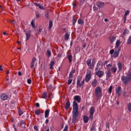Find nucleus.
I'll return each instance as SVG.
<instances>
[{
  "label": "nucleus",
  "instance_id": "nucleus-1",
  "mask_svg": "<svg viewBox=\"0 0 131 131\" xmlns=\"http://www.w3.org/2000/svg\"><path fill=\"white\" fill-rule=\"evenodd\" d=\"M121 80L123 81L124 85H127L129 82H131V73L128 72L126 73V76H123L121 78Z\"/></svg>",
  "mask_w": 131,
  "mask_h": 131
},
{
  "label": "nucleus",
  "instance_id": "nucleus-2",
  "mask_svg": "<svg viewBox=\"0 0 131 131\" xmlns=\"http://www.w3.org/2000/svg\"><path fill=\"white\" fill-rule=\"evenodd\" d=\"M95 95L97 98H100V97H102V89H101V87L98 86L95 89Z\"/></svg>",
  "mask_w": 131,
  "mask_h": 131
},
{
  "label": "nucleus",
  "instance_id": "nucleus-3",
  "mask_svg": "<svg viewBox=\"0 0 131 131\" xmlns=\"http://www.w3.org/2000/svg\"><path fill=\"white\" fill-rule=\"evenodd\" d=\"M78 117V111H73L72 116V122L75 123L76 122V120Z\"/></svg>",
  "mask_w": 131,
  "mask_h": 131
},
{
  "label": "nucleus",
  "instance_id": "nucleus-4",
  "mask_svg": "<svg viewBox=\"0 0 131 131\" xmlns=\"http://www.w3.org/2000/svg\"><path fill=\"white\" fill-rule=\"evenodd\" d=\"M95 111H96V109L95 108V107H91L90 109V119H93L94 117V114L95 113Z\"/></svg>",
  "mask_w": 131,
  "mask_h": 131
},
{
  "label": "nucleus",
  "instance_id": "nucleus-5",
  "mask_svg": "<svg viewBox=\"0 0 131 131\" xmlns=\"http://www.w3.org/2000/svg\"><path fill=\"white\" fill-rule=\"evenodd\" d=\"M107 72L106 73V77L109 78L111 76V72H110V67H112V64H108L106 66Z\"/></svg>",
  "mask_w": 131,
  "mask_h": 131
},
{
  "label": "nucleus",
  "instance_id": "nucleus-6",
  "mask_svg": "<svg viewBox=\"0 0 131 131\" xmlns=\"http://www.w3.org/2000/svg\"><path fill=\"white\" fill-rule=\"evenodd\" d=\"M103 68V66L102 65V61H98L96 68H95V71H97L99 70H101Z\"/></svg>",
  "mask_w": 131,
  "mask_h": 131
},
{
  "label": "nucleus",
  "instance_id": "nucleus-7",
  "mask_svg": "<svg viewBox=\"0 0 131 131\" xmlns=\"http://www.w3.org/2000/svg\"><path fill=\"white\" fill-rule=\"evenodd\" d=\"M82 79V78L80 76L78 77L77 80V88H81L82 86V84L81 83H80V81H81Z\"/></svg>",
  "mask_w": 131,
  "mask_h": 131
},
{
  "label": "nucleus",
  "instance_id": "nucleus-8",
  "mask_svg": "<svg viewBox=\"0 0 131 131\" xmlns=\"http://www.w3.org/2000/svg\"><path fill=\"white\" fill-rule=\"evenodd\" d=\"M95 74L97 75L98 77L99 78H101L103 75H104V72L102 71L98 70V71H95Z\"/></svg>",
  "mask_w": 131,
  "mask_h": 131
},
{
  "label": "nucleus",
  "instance_id": "nucleus-9",
  "mask_svg": "<svg viewBox=\"0 0 131 131\" xmlns=\"http://www.w3.org/2000/svg\"><path fill=\"white\" fill-rule=\"evenodd\" d=\"M73 111H78V104L75 101L73 102Z\"/></svg>",
  "mask_w": 131,
  "mask_h": 131
},
{
  "label": "nucleus",
  "instance_id": "nucleus-10",
  "mask_svg": "<svg viewBox=\"0 0 131 131\" xmlns=\"http://www.w3.org/2000/svg\"><path fill=\"white\" fill-rule=\"evenodd\" d=\"M122 93V89L121 86H119L118 89L116 90V94L117 96H120Z\"/></svg>",
  "mask_w": 131,
  "mask_h": 131
},
{
  "label": "nucleus",
  "instance_id": "nucleus-11",
  "mask_svg": "<svg viewBox=\"0 0 131 131\" xmlns=\"http://www.w3.org/2000/svg\"><path fill=\"white\" fill-rule=\"evenodd\" d=\"M74 100L78 103H80L81 101V97L78 95H76L74 97Z\"/></svg>",
  "mask_w": 131,
  "mask_h": 131
},
{
  "label": "nucleus",
  "instance_id": "nucleus-12",
  "mask_svg": "<svg viewBox=\"0 0 131 131\" xmlns=\"http://www.w3.org/2000/svg\"><path fill=\"white\" fill-rule=\"evenodd\" d=\"M91 78H92V76L91 74H87L85 76V80L86 82H89V80H91Z\"/></svg>",
  "mask_w": 131,
  "mask_h": 131
},
{
  "label": "nucleus",
  "instance_id": "nucleus-13",
  "mask_svg": "<svg viewBox=\"0 0 131 131\" xmlns=\"http://www.w3.org/2000/svg\"><path fill=\"white\" fill-rule=\"evenodd\" d=\"M97 6L99 8V9H102L104 7V4L103 2H98L97 4Z\"/></svg>",
  "mask_w": 131,
  "mask_h": 131
},
{
  "label": "nucleus",
  "instance_id": "nucleus-14",
  "mask_svg": "<svg viewBox=\"0 0 131 131\" xmlns=\"http://www.w3.org/2000/svg\"><path fill=\"white\" fill-rule=\"evenodd\" d=\"M97 83H98V80H97V79L95 78L92 82V86L96 88V86H97Z\"/></svg>",
  "mask_w": 131,
  "mask_h": 131
},
{
  "label": "nucleus",
  "instance_id": "nucleus-15",
  "mask_svg": "<svg viewBox=\"0 0 131 131\" xmlns=\"http://www.w3.org/2000/svg\"><path fill=\"white\" fill-rule=\"evenodd\" d=\"M111 67L110 70L111 71H112V72H113V73H116V72L117 71V68H116V67Z\"/></svg>",
  "mask_w": 131,
  "mask_h": 131
},
{
  "label": "nucleus",
  "instance_id": "nucleus-16",
  "mask_svg": "<svg viewBox=\"0 0 131 131\" xmlns=\"http://www.w3.org/2000/svg\"><path fill=\"white\" fill-rule=\"evenodd\" d=\"M1 98L3 101H6V100H7V99H8V95H7V94H2L1 96Z\"/></svg>",
  "mask_w": 131,
  "mask_h": 131
},
{
  "label": "nucleus",
  "instance_id": "nucleus-17",
  "mask_svg": "<svg viewBox=\"0 0 131 131\" xmlns=\"http://www.w3.org/2000/svg\"><path fill=\"white\" fill-rule=\"evenodd\" d=\"M69 37H70V34L66 32L64 34V40H66V41H67V40L69 39Z\"/></svg>",
  "mask_w": 131,
  "mask_h": 131
},
{
  "label": "nucleus",
  "instance_id": "nucleus-18",
  "mask_svg": "<svg viewBox=\"0 0 131 131\" xmlns=\"http://www.w3.org/2000/svg\"><path fill=\"white\" fill-rule=\"evenodd\" d=\"M83 120L84 123H88L89 122V117H88V116H84Z\"/></svg>",
  "mask_w": 131,
  "mask_h": 131
},
{
  "label": "nucleus",
  "instance_id": "nucleus-19",
  "mask_svg": "<svg viewBox=\"0 0 131 131\" xmlns=\"http://www.w3.org/2000/svg\"><path fill=\"white\" fill-rule=\"evenodd\" d=\"M115 39H116V38L114 36L111 35L110 37V40L111 43H113V42H114V40H115Z\"/></svg>",
  "mask_w": 131,
  "mask_h": 131
},
{
  "label": "nucleus",
  "instance_id": "nucleus-20",
  "mask_svg": "<svg viewBox=\"0 0 131 131\" xmlns=\"http://www.w3.org/2000/svg\"><path fill=\"white\" fill-rule=\"evenodd\" d=\"M118 67L119 69V71H122V63L119 62L118 63Z\"/></svg>",
  "mask_w": 131,
  "mask_h": 131
},
{
  "label": "nucleus",
  "instance_id": "nucleus-21",
  "mask_svg": "<svg viewBox=\"0 0 131 131\" xmlns=\"http://www.w3.org/2000/svg\"><path fill=\"white\" fill-rule=\"evenodd\" d=\"M45 118H47V117H49V115H50V110H47L45 111Z\"/></svg>",
  "mask_w": 131,
  "mask_h": 131
},
{
  "label": "nucleus",
  "instance_id": "nucleus-22",
  "mask_svg": "<svg viewBox=\"0 0 131 131\" xmlns=\"http://www.w3.org/2000/svg\"><path fill=\"white\" fill-rule=\"evenodd\" d=\"M70 107V102L68 101L66 102L65 108L66 109V110H68Z\"/></svg>",
  "mask_w": 131,
  "mask_h": 131
},
{
  "label": "nucleus",
  "instance_id": "nucleus-23",
  "mask_svg": "<svg viewBox=\"0 0 131 131\" xmlns=\"http://www.w3.org/2000/svg\"><path fill=\"white\" fill-rule=\"evenodd\" d=\"M42 99H47L48 98V94L47 92H44L42 94Z\"/></svg>",
  "mask_w": 131,
  "mask_h": 131
},
{
  "label": "nucleus",
  "instance_id": "nucleus-24",
  "mask_svg": "<svg viewBox=\"0 0 131 131\" xmlns=\"http://www.w3.org/2000/svg\"><path fill=\"white\" fill-rule=\"evenodd\" d=\"M49 28L50 30H51L52 29V27H53V21H52V20H49Z\"/></svg>",
  "mask_w": 131,
  "mask_h": 131
},
{
  "label": "nucleus",
  "instance_id": "nucleus-25",
  "mask_svg": "<svg viewBox=\"0 0 131 131\" xmlns=\"http://www.w3.org/2000/svg\"><path fill=\"white\" fill-rule=\"evenodd\" d=\"M70 63H71V62H72V60H73V58H72V55L70 54L68 55L67 57Z\"/></svg>",
  "mask_w": 131,
  "mask_h": 131
},
{
  "label": "nucleus",
  "instance_id": "nucleus-26",
  "mask_svg": "<svg viewBox=\"0 0 131 131\" xmlns=\"http://www.w3.org/2000/svg\"><path fill=\"white\" fill-rule=\"evenodd\" d=\"M78 24H80V25H83V24H84V21L81 19H79L78 20Z\"/></svg>",
  "mask_w": 131,
  "mask_h": 131
},
{
  "label": "nucleus",
  "instance_id": "nucleus-27",
  "mask_svg": "<svg viewBox=\"0 0 131 131\" xmlns=\"http://www.w3.org/2000/svg\"><path fill=\"white\" fill-rule=\"evenodd\" d=\"M129 32V31L128 29H125L124 30L123 32V35H126Z\"/></svg>",
  "mask_w": 131,
  "mask_h": 131
},
{
  "label": "nucleus",
  "instance_id": "nucleus-28",
  "mask_svg": "<svg viewBox=\"0 0 131 131\" xmlns=\"http://www.w3.org/2000/svg\"><path fill=\"white\" fill-rule=\"evenodd\" d=\"M26 40H29V38H30V33H26Z\"/></svg>",
  "mask_w": 131,
  "mask_h": 131
},
{
  "label": "nucleus",
  "instance_id": "nucleus-29",
  "mask_svg": "<svg viewBox=\"0 0 131 131\" xmlns=\"http://www.w3.org/2000/svg\"><path fill=\"white\" fill-rule=\"evenodd\" d=\"M54 64H55V62L54 61H51L50 69H53V66H54Z\"/></svg>",
  "mask_w": 131,
  "mask_h": 131
},
{
  "label": "nucleus",
  "instance_id": "nucleus-30",
  "mask_svg": "<svg viewBox=\"0 0 131 131\" xmlns=\"http://www.w3.org/2000/svg\"><path fill=\"white\" fill-rule=\"evenodd\" d=\"M119 55V52L115 51L114 55V58H116L117 57H118Z\"/></svg>",
  "mask_w": 131,
  "mask_h": 131
},
{
  "label": "nucleus",
  "instance_id": "nucleus-31",
  "mask_svg": "<svg viewBox=\"0 0 131 131\" xmlns=\"http://www.w3.org/2000/svg\"><path fill=\"white\" fill-rule=\"evenodd\" d=\"M72 22L73 25H75V23H76V19H75V17L74 16H73Z\"/></svg>",
  "mask_w": 131,
  "mask_h": 131
},
{
  "label": "nucleus",
  "instance_id": "nucleus-32",
  "mask_svg": "<svg viewBox=\"0 0 131 131\" xmlns=\"http://www.w3.org/2000/svg\"><path fill=\"white\" fill-rule=\"evenodd\" d=\"M25 123V121L22 120L19 123H18L17 125L18 126H21L23 124H24Z\"/></svg>",
  "mask_w": 131,
  "mask_h": 131
},
{
  "label": "nucleus",
  "instance_id": "nucleus-33",
  "mask_svg": "<svg viewBox=\"0 0 131 131\" xmlns=\"http://www.w3.org/2000/svg\"><path fill=\"white\" fill-rule=\"evenodd\" d=\"M127 108L129 112H131V103H129L127 104Z\"/></svg>",
  "mask_w": 131,
  "mask_h": 131
},
{
  "label": "nucleus",
  "instance_id": "nucleus-34",
  "mask_svg": "<svg viewBox=\"0 0 131 131\" xmlns=\"http://www.w3.org/2000/svg\"><path fill=\"white\" fill-rule=\"evenodd\" d=\"M91 63H92V59H89L87 61L86 64L88 66H90V65H91Z\"/></svg>",
  "mask_w": 131,
  "mask_h": 131
},
{
  "label": "nucleus",
  "instance_id": "nucleus-35",
  "mask_svg": "<svg viewBox=\"0 0 131 131\" xmlns=\"http://www.w3.org/2000/svg\"><path fill=\"white\" fill-rule=\"evenodd\" d=\"M116 46L117 48L120 46V41L117 40L116 42Z\"/></svg>",
  "mask_w": 131,
  "mask_h": 131
},
{
  "label": "nucleus",
  "instance_id": "nucleus-36",
  "mask_svg": "<svg viewBox=\"0 0 131 131\" xmlns=\"http://www.w3.org/2000/svg\"><path fill=\"white\" fill-rule=\"evenodd\" d=\"M51 52L50 51L48 50L46 52L47 56L49 58V57H51Z\"/></svg>",
  "mask_w": 131,
  "mask_h": 131
},
{
  "label": "nucleus",
  "instance_id": "nucleus-37",
  "mask_svg": "<svg viewBox=\"0 0 131 131\" xmlns=\"http://www.w3.org/2000/svg\"><path fill=\"white\" fill-rule=\"evenodd\" d=\"M127 45H131V36H130L127 39Z\"/></svg>",
  "mask_w": 131,
  "mask_h": 131
},
{
  "label": "nucleus",
  "instance_id": "nucleus-38",
  "mask_svg": "<svg viewBox=\"0 0 131 131\" xmlns=\"http://www.w3.org/2000/svg\"><path fill=\"white\" fill-rule=\"evenodd\" d=\"M23 114V112L22 110L18 109V115L21 116Z\"/></svg>",
  "mask_w": 131,
  "mask_h": 131
},
{
  "label": "nucleus",
  "instance_id": "nucleus-39",
  "mask_svg": "<svg viewBox=\"0 0 131 131\" xmlns=\"http://www.w3.org/2000/svg\"><path fill=\"white\" fill-rule=\"evenodd\" d=\"M35 113L36 115H39L40 114V111L39 110H36Z\"/></svg>",
  "mask_w": 131,
  "mask_h": 131
},
{
  "label": "nucleus",
  "instance_id": "nucleus-40",
  "mask_svg": "<svg viewBox=\"0 0 131 131\" xmlns=\"http://www.w3.org/2000/svg\"><path fill=\"white\" fill-rule=\"evenodd\" d=\"M112 93V86H111L108 88V94H111Z\"/></svg>",
  "mask_w": 131,
  "mask_h": 131
},
{
  "label": "nucleus",
  "instance_id": "nucleus-41",
  "mask_svg": "<svg viewBox=\"0 0 131 131\" xmlns=\"http://www.w3.org/2000/svg\"><path fill=\"white\" fill-rule=\"evenodd\" d=\"M88 66H89L90 69H94V68L95 67V65L93 64H91Z\"/></svg>",
  "mask_w": 131,
  "mask_h": 131
},
{
  "label": "nucleus",
  "instance_id": "nucleus-42",
  "mask_svg": "<svg viewBox=\"0 0 131 131\" xmlns=\"http://www.w3.org/2000/svg\"><path fill=\"white\" fill-rule=\"evenodd\" d=\"M110 55H113L114 54V49H112L110 51Z\"/></svg>",
  "mask_w": 131,
  "mask_h": 131
},
{
  "label": "nucleus",
  "instance_id": "nucleus-43",
  "mask_svg": "<svg viewBox=\"0 0 131 131\" xmlns=\"http://www.w3.org/2000/svg\"><path fill=\"white\" fill-rule=\"evenodd\" d=\"M91 131H96V128L95 127L94 125H92V128H91Z\"/></svg>",
  "mask_w": 131,
  "mask_h": 131
},
{
  "label": "nucleus",
  "instance_id": "nucleus-44",
  "mask_svg": "<svg viewBox=\"0 0 131 131\" xmlns=\"http://www.w3.org/2000/svg\"><path fill=\"white\" fill-rule=\"evenodd\" d=\"M34 62H33L32 61H31V68L32 69V68H33V67H34Z\"/></svg>",
  "mask_w": 131,
  "mask_h": 131
},
{
  "label": "nucleus",
  "instance_id": "nucleus-45",
  "mask_svg": "<svg viewBox=\"0 0 131 131\" xmlns=\"http://www.w3.org/2000/svg\"><path fill=\"white\" fill-rule=\"evenodd\" d=\"M63 131H68V126H65Z\"/></svg>",
  "mask_w": 131,
  "mask_h": 131
},
{
  "label": "nucleus",
  "instance_id": "nucleus-46",
  "mask_svg": "<svg viewBox=\"0 0 131 131\" xmlns=\"http://www.w3.org/2000/svg\"><path fill=\"white\" fill-rule=\"evenodd\" d=\"M72 79H69L68 80V84H71L72 82Z\"/></svg>",
  "mask_w": 131,
  "mask_h": 131
},
{
  "label": "nucleus",
  "instance_id": "nucleus-47",
  "mask_svg": "<svg viewBox=\"0 0 131 131\" xmlns=\"http://www.w3.org/2000/svg\"><path fill=\"white\" fill-rule=\"evenodd\" d=\"M92 64L93 65H95V64H96V58H94L93 60H92Z\"/></svg>",
  "mask_w": 131,
  "mask_h": 131
},
{
  "label": "nucleus",
  "instance_id": "nucleus-48",
  "mask_svg": "<svg viewBox=\"0 0 131 131\" xmlns=\"http://www.w3.org/2000/svg\"><path fill=\"white\" fill-rule=\"evenodd\" d=\"M129 14V11L127 10L125 12L124 16H127V15H128Z\"/></svg>",
  "mask_w": 131,
  "mask_h": 131
},
{
  "label": "nucleus",
  "instance_id": "nucleus-49",
  "mask_svg": "<svg viewBox=\"0 0 131 131\" xmlns=\"http://www.w3.org/2000/svg\"><path fill=\"white\" fill-rule=\"evenodd\" d=\"M72 77H73V74L70 73L69 79H72Z\"/></svg>",
  "mask_w": 131,
  "mask_h": 131
},
{
  "label": "nucleus",
  "instance_id": "nucleus-50",
  "mask_svg": "<svg viewBox=\"0 0 131 131\" xmlns=\"http://www.w3.org/2000/svg\"><path fill=\"white\" fill-rule=\"evenodd\" d=\"M31 24L32 27H33V28H34V27H35V25H34V23L33 22V20L31 21Z\"/></svg>",
  "mask_w": 131,
  "mask_h": 131
},
{
  "label": "nucleus",
  "instance_id": "nucleus-51",
  "mask_svg": "<svg viewBox=\"0 0 131 131\" xmlns=\"http://www.w3.org/2000/svg\"><path fill=\"white\" fill-rule=\"evenodd\" d=\"M36 61V58L33 57L31 62H33V63H35Z\"/></svg>",
  "mask_w": 131,
  "mask_h": 131
},
{
  "label": "nucleus",
  "instance_id": "nucleus-52",
  "mask_svg": "<svg viewBox=\"0 0 131 131\" xmlns=\"http://www.w3.org/2000/svg\"><path fill=\"white\" fill-rule=\"evenodd\" d=\"M39 9H40L41 10H43V6H41L40 4H39L38 6Z\"/></svg>",
  "mask_w": 131,
  "mask_h": 131
},
{
  "label": "nucleus",
  "instance_id": "nucleus-53",
  "mask_svg": "<svg viewBox=\"0 0 131 131\" xmlns=\"http://www.w3.org/2000/svg\"><path fill=\"white\" fill-rule=\"evenodd\" d=\"M27 83H28V84H31V79H28L27 80Z\"/></svg>",
  "mask_w": 131,
  "mask_h": 131
},
{
  "label": "nucleus",
  "instance_id": "nucleus-54",
  "mask_svg": "<svg viewBox=\"0 0 131 131\" xmlns=\"http://www.w3.org/2000/svg\"><path fill=\"white\" fill-rule=\"evenodd\" d=\"M106 127H108V128H109V127H110V124L109 123V122H106Z\"/></svg>",
  "mask_w": 131,
  "mask_h": 131
},
{
  "label": "nucleus",
  "instance_id": "nucleus-55",
  "mask_svg": "<svg viewBox=\"0 0 131 131\" xmlns=\"http://www.w3.org/2000/svg\"><path fill=\"white\" fill-rule=\"evenodd\" d=\"M42 32V29H39V31L38 32V34H41Z\"/></svg>",
  "mask_w": 131,
  "mask_h": 131
},
{
  "label": "nucleus",
  "instance_id": "nucleus-56",
  "mask_svg": "<svg viewBox=\"0 0 131 131\" xmlns=\"http://www.w3.org/2000/svg\"><path fill=\"white\" fill-rule=\"evenodd\" d=\"M36 18L38 19V18L40 17V14H39V13H36Z\"/></svg>",
  "mask_w": 131,
  "mask_h": 131
},
{
  "label": "nucleus",
  "instance_id": "nucleus-57",
  "mask_svg": "<svg viewBox=\"0 0 131 131\" xmlns=\"http://www.w3.org/2000/svg\"><path fill=\"white\" fill-rule=\"evenodd\" d=\"M75 72H76L75 69H73L70 73L73 74L74 73H75Z\"/></svg>",
  "mask_w": 131,
  "mask_h": 131
},
{
  "label": "nucleus",
  "instance_id": "nucleus-58",
  "mask_svg": "<svg viewBox=\"0 0 131 131\" xmlns=\"http://www.w3.org/2000/svg\"><path fill=\"white\" fill-rule=\"evenodd\" d=\"M93 10L94 11H98V8L96 7V6L94 5L93 7Z\"/></svg>",
  "mask_w": 131,
  "mask_h": 131
},
{
  "label": "nucleus",
  "instance_id": "nucleus-59",
  "mask_svg": "<svg viewBox=\"0 0 131 131\" xmlns=\"http://www.w3.org/2000/svg\"><path fill=\"white\" fill-rule=\"evenodd\" d=\"M34 129L36 130V131H38V127H37V126L35 125V126H34Z\"/></svg>",
  "mask_w": 131,
  "mask_h": 131
},
{
  "label": "nucleus",
  "instance_id": "nucleus-60",
  "mask_svg": "<svg viewBox=\"0 0 131 131\" xmlns=\"http://www.w3.org/2000/svg\"><path fill=\"white\" fill-rule=\"evenodd\" d=\"M18 76H21V75H22V73L20 71H19L18 72Z\"/></svg>",
  "mask_w": 131,
  "mask_h": 131
},
{
  "label": "nucleus",
  "instance_id": "nucleus-61",
  "mask_svg": "<svg viewBox=\"0 0 131 131\" xmlns=\"http://www.w3.org/2000/svg\"><path fill=\"white\" fill-rule=\"evenodd\" d=\"M34 5L36 6V7H38V6H39V4L36 3H34Z\"/></svg>",
  "mask_w": 131,
  "mask_h": 131
},
{
  "label": "nucleus",
  "instance_id": "nucleus-62",
  "mask_svg": "<svg viewBox=\"0 0 131 131\" xmlns=\"http://www.w3.org/2000/svg\"><path fill=\"white\" fill-rule=\"evenodd\" d=\"M57 57L58 58H61V57H62V54L61 53H58Z\"/></svg>",
  "mask_w": 131,
  "mask_h": 131
},
{
  "label": "nucleus",
  "instance_id": "nucleus-63",
  "mask_svg": "<svg viewBox=\"0 0 131 131\" xmlns=\"http://www.w3.org/2000/svg\"><path fill=\"white\" fill-rule=\"evenodd\" d=\"M45 16H46V18L49 19V14L48 13H46Z\"/></svg>",
  "mask_w": 131,
  "mask_h": 131
},
{
  "label": "nucleus",
  "instance_id": "nucleus-64",
  "mask_svg": "<svg viewBox=\"0 0 131 131\" xmlns=\"http://www.w3.org/2000/svg\"><path fill=\"white\" fill-rule=\"evenodd\" d=\"M36 107H39V103H36Z\"/></svg>",
  "mask_w": 131,
  "mask_h": 131
}]
</instances>
